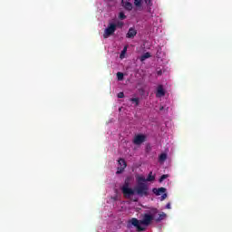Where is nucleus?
Masks as SVG:
<instances>
[{
	"label": "nucleus",
	"mask_w": 232,
	"mask_h": 232,
	"mask_svg": "<svg viewBox=\"0 0 232 232\" xmlns=\"http://www.w3.org/2000/svg\"><path fill=\"white\" fill-rule=\"evenodd\" d=\"M151 213L152 214H144L142 220H139L137 219V218H132L131 219H129L127 223V227H131V226H133L139 232L146 231V227H141L140 224L143 226H150V224H151V221L155 219V215L159 213V210L157 208H152Z\"/></svg>",
	"instance_id": "1"
},
{
	"label": "nucleus",
	"mask_w": 232,
	"mask_h": 232,
	"mask_svg": "<svg viewBox=\"0 0 232 232\" xmlns=\"http://www.w3.org/2000/svg\"><path fill=\"white\" fill-rule=\"evenodd\" d=\"M134 194L139 197H148L150 195V187L144 181L138 180L137 186L133 188Z\"/></svg>",
	"instance_id": "2"
},
{
	"label": "nucleus",
	"mask_w": 232,
	"mask_h": 232,
	"mask_svg": "<svg viewBox=\"0 0 232 232\" xmlns=\"http://www.w3.org/2000/svg\"><path fill=\"white\" fill-rule=\"evenodd\" d=\"M117 26H122V23H118V24L114 23H110L107 28L104 30L103 39H108V37H111V35H113L117 31Z\"/></svg>",
	"instance_id": "3"
},
{
	"label": "nucleus",
	"mask_w": 232,
	"mask_h": 232,
	"mask_svg": "<svg viewBox=\"0 0 232 232\" xmlns=\"http://www.w3.org/2000/svg\"><path fill=\"white\" fill-rule=\"evenodd\" d=\"M121 191L126 198H130L132 195H135V190L130 188V178L125 179V183L121 188Z\"/></svg>",
	"instance_id": "4"
},
{
	"label": "nucleus",
	"mask_w": 232,
	"mask_h": 232,
	"mask_svg": "<svg viewBox=\"0 0 232 232\" xmlns=\"http://www.w3.org/2000/svg\"><path fill=\"white\" fill-rule=\"evenodd\" d=\"M118 164L121 167H118V170L116 171V173L117 175H121V173H122L124 169H126V167L128 166V164H126V160L124 159H120L118 160Z\"/></svg>",
	"instance_id": "5"
},
{
	"label": "nucleus",
	"mask_w": 232,
	"mask_h": 232,
	"mask_svg": "<svg viewBox=\"0 0 232 232\" xmlns=\"http://www.w3.org/2000/svg\"><path fill=\"white\" fill-rule=\"evenodd\" d=\"M146 141V136L144 134H138L134 137L133 143L136 144V146H140L142 142Z\"/></svg>",
	"instance_id": "6"
},
{
	"label": "nucleus",
	"mask_w": 232,
	"mask_h": 232,
	"mask_svg": "<svg viewBox=\"0 0 232 232\" xmlns=\"http://www.w3.org/2000/svg\"><path fill=\"white\" fill-rule=\"evenodd\" d=\"M137 180H140V181H142V182H153V180H155V176H153V172L150 171V172L149 173L147 179L144 178V177H139V178L137 179Z\"/></svg>",
	"instance_id": "7"
},
{
	"label": "nucleus",
	"mask_w": 232,
	"mask_h": 232,
	"mask_svg": "<svg viewBox=\"0 0 232 232\" xmlns=\"http://www.w3.org/2000/svg\"><path fill=\"white\" fill-rule=\"evenodd\" d=\"M121 6H123L128 12H131L133 10V4L128 2V0H121Z\"/></svg>",
	"instance_id": "8"
},
{
	"label": "nucleus",
	"mask_w": 232,
	"mask_h": 232,
	"mask_svg": "<svg viewBox=\"0 0 232 232\" xmlns=\"http://www.w3.org/2000/svg\"><path fill=\"white\" fill-rule=\"evenodd\" d=\"M152 193H154V195H156L157 197H160V195H162V193H166V188L161 187V188H152Z\"/></svg>",
	"instance_id": "9"
},
{
	"label": "nucleus",
	"mask_w": 232,
	"mask_h": 232,
	"mask_svg": "<svg viewBox=\"0 0 232 232\" xmlns=\"http://www.w3.org/2000/svg\"><path fill=\"white\" fill-rule=\"evenodd\" d=\"M137 35V30L135 28L130 27L126 34L127 39H133Z\"/></svg>",
	"instance_id": "10"
},
{
	"label": "nucleus",
	"mask_w": 232,
	"mask_h": 232,
	"mask_svg": "<svg viewBox=\"0 0 232 232\" xmlns=\"http://www.w3.org/2000/svg\"><path fill=\"white\" fill-rule=\"evenodd\" d=\"M166 95V92L164 91V87L162 85H160L157 89L156 97H164Z\"/></svg>",
	"instance_id": "11"
},
{
	"label": "nucleus",
	"mask_w": 232,
	"mask_h": 232,
	"mask_svg": "<svg viewBox=\"0 0 232 232\" xmlns=\"http://www.w3.org/2000/svg\"><path fill=\"white\" fill-rule=\"evenodd\" d=\"M167 215L166 213L162 212L159 215V218H156V222H161V220H164V218H166Z\"/></svg>",
	"instance_id": "12"
},
{
	"label": "nucleus",
	"mask_w": 232,
	"mask_h": 232,
	"mask_svg": "<svg viewBox=\"0 0 232 232\" xmlns=\"http://www.w3.org/2000/svg\"><path fill=\"white\" fill-rule=\"evenodd\" d=\"M166 159H168L167 153H161L159 157L160 162H165Z\"/></svg>",
	"instance_id": "13"
},
{
	"label": "nucleus",
	"mask_w": 232,
	"mask_h": 232,
	"mask_svg": "<svg viewBox=\"0 0 232 232\" xmlns=\"http://www.w3.org/2000/svg\"><path fill=\"white\" fill-rule=\"evenodd\" d=\"M150 57H151V53H145L143 55H141L140 61H146V59H150Z\"/></svg>",
	"instance_id": "14"
},
{
	"label": "nucleus",
	"mask_w": 232,
	"mask_h": 232,
	"mask_svg": "<svg viewBox=\"0 0 232 232\" xmlns=\"http://www.w3.org/2000/svg\"><path fill=\"white\" fill-rule=\"evenodd\" d=\"M126 52H128V46H125L123 48V50L121 51V54H120V58L121 59H124V55H126Z\"/></svg>",
	"instance_id": "15"
},
{
	"label": "nucleus",
	"mask_w": 232,
	"mask_h": 232,
	"mask_svg": "<svg viewBox=\"0 0 232 232\" xmlns=\"http://www.w3.org/2000/svg\"><path fill=\"white\" fill-rule=\"evenodd\" d=\"M130 102H134L135 106H139V103L140 102V100L139 98H130Z\"/></svg>",
	"instance_id": "16"
},
{
	"label": "nucleus",
	"mask_w": 232,
	"mask_h": 232,
	"mask_svg": "<svg viewBox=\"0 0 232 232\" xmlns=\"http://www.w3.org/2000/svg\"><path fill=\"white\" fill-rule=\"evenodd\" d=\"M117 79L118 81H123L124 80V73L118 72H117Z\"/></svg>",
	"instance_id": "17"
},
{
	"label": "nucleus",
	"mask_w": 232,
	"mask_h": 232,
	"mask_svg": "<svg viewBox=\"0 0 232 232\" xmlns=\"http://www.w3.org/2000/svg\"><path fill=\"white\" fill-rule=\"evenodd\" d=\"M168 177H169L168 174H163V175L160 178V182H164V180H166V179H168Z\"/></svg>",
	"instance_id": "18"
},
{
	"label": "nucleus",
	"mask_w": 232,
	"mask_h": 232,
	"mask_svg": "<svg viewBox=\"0 0 232 232\" xmlns=\"http://www.w3.org/2000/svg\"><path fill=\"white\" fill-rule=\"evenodd\" d=\"M119 19H121V21H124V19H126V14H124V13L121 12L119 14Z\"/></svg>",
	"instance_id": "19"
},
{
	"label": "nucleus",
	"mask_w": 232,
	"mask_h": 232,
	"mask_svg": "<svg viewBox=\"0 0 232 232\" xmlns=\"http://www.w3.org/2000/svg\"><path fill=\"white\" fill-rule=\"evenodd\" d=\"M135 6H140L142 5V0H134Z\"/></svg>",
	"instance_id": "20"
},
{
	"label": "nucleus",
	"mask_w": 232,
	"mask_h": 232,
	"mask_svg": "<svg viewBox=\"0 0 232 232\" xmlns=\"http://www.w3.org/2000/svg\"><path fill=\"white\" fill-rule=\"evenodd\" d=\"M166 198H168V194L166 192L163 193V195L160 198V200H166Z\"/></svg>",
	"instance_id": "21"
},
{
	"label": "nucleus",
	"mask_w": 232,
	"mask_h": 232,
	"mask_svg": "<svg viewBox=\"0 0 232 232\" xmlns=\"http://www.w3.org/2000/svg\"><path fill=\"white\" fill-rule=\"evenodd\" d=\"M118 99H124V92H119Z\"/></svg>",
	"instance_id": "22"
},
{
	"label": "nucleus",
	"mask_w": 232,
	"mask_h": 232,
	"mask_svg": "<svg viewBox=\"0 0 232 232\" xmlns=\"http://www.w3.org/2000/svg\"><path fill=\"white\" fill-rule=\"evenodd\" d=\"M145 3L148 5V6H151V0H145Z\"/></svg>",
	"instance_id": "23"
},
{
	"label": "nucleus",
	"mask_w": 232,
	"mask_h": 232,
	"mask_svg": "<svg viewBox=\"0 0 232 232\" xmlns=\"http://www.w3.org/2000/svg\"><path fill=\"white\" fill-rule=\"evenodd\" d=\"M166 209H171V204L170 203H168L166 205Z\"/></svg>",
	"instance_id": "24"
},
{
	"label": "nucleus",
	"mask_w": 232,
	"mask_h": 232,
	"mask_svg": "<svg viewBox=\"0 0 232 232\" xmlns=\"http://www.w3.org/2000/svg\"><path fill=\"white\" fill-rule=\"evenodd\" d=\"M157 74L158 75H162V71H158Z\"/></svg>",
	"instance_id": "25"
},
{
	"label": "nucleus",
	"mask_w": 232,
	"mask_h": 232,
	"mask_svg": "<svg viewBox=\"0 0 232 232\" xmlns=\"http://www.w3.org/2000/svg\"><path fill=\"white\" fill-rule=\"evenodd\" d=\"M160 111H162V110H164V107H160Z\"/></svg>",
	"instance_id": "26"
}]
</instances>
